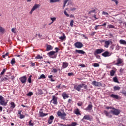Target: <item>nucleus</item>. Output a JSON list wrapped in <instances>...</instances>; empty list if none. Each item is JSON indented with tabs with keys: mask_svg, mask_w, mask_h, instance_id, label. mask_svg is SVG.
<instances>
[{
	"mask_svg": "<svg viewBox=\"0 0 126 126\" xmlns=\"http://www.w3.org/2000/svg\"><path fill=\"white\" fill-rule=\"evenodd\" d=\"M57 116H58L59 118L62 119V120H65L66 117V113L64 112L63 109L60 111H58L57 113Z\"/></svg>",
	"mask_w": 126,
	"mask_h": 126,
	"instance_id": "1",
	"label": "nucleus"
},
{
	"mask_svg": "<svg viewBox=\"0 0 126 126\" xmlns=\"http://www.w3.org/2000/svg\"><path fill=\"white\" fill-rule=\"evenodd\" d=\"M110 113H111L112 115H114L115 116H118V115H120V113H121V111L118 109L115 108L114 107V108H113V110H110Z\"/></svg>",
	"mask_w": 126,
	"mask_h": 126,
	"instance_id": "2",
	"label": "nucleus"
},
{
	"mask_svg": "<svg viewBox=\"0 0 126 126\" xmlns=\"http://www.w3.org/2000/svg\"><path fill=\"white\" fill-rule=\"evenodd\" d=\"M55 52L54 51H50L47 53L48 56L49 58L51 59H56L57 58V55H55Z\"/></svg>",
	"mask_w": 126,
	"mask_h": 126,
	"instance_id": "3",
	"label": "nucleus"
},
{
	"mask_svg": "<svg viewBox=\"0 0 126 126\" xmlns=\"http://www.w3.org/2000/svg\"><path fill=\"white\" fill-rule=\"evenodd\" d=\"M74 46L77 49H81L83 47V44L80 42H75L74 43Z\"/></svg>",
	"mask_w": 126,
	"mask_h": 126,
	"instance_id": "4",
	"label": "nucleus"
},
{
	"mask_svg": "<svg viewBox=\"0 0 126 126\" xmlns=\"http://www.w3.org/2000/svg\"><path fill=\"white\" fill-rule=\"evenodd\" d=\"M103 52H105V50L103 49H98L95 50L94 52V55L95 56H97V55H99V54H101Z\"/></svg>",
	"mask_w": 126,
	"mask_h": 126,
	"instance_id": "5",
	"label": "nucleus"
},
{
	"mask_svg": "<svg viewBox=\"0 0 126 126\" xmlns=\"http://www.w3.org/2000/svg\"><path fill=\"white\" fill-rule=\"evenodd\" d=\"M92 85H93L94 86H102L103 84H102V83L101 82H98L96 81H93L92 83Z\"/></svg>",
	"mask_w": 126,
	"mask_h": 126,
	"instance_id": "6",
	"label": "nucleus"
},
{
	"mask_svg": "<svg viewBox=\"0 0 126 126\" xmlns=\"http://www.w3.org/2000/svg\"><path fill=\"white\" fill-rule=\"evenodd\" d=\"M74 89H76L77 91H80L81 88H83V85H81V84L79 85H75L74 86Z\"/></svg>",
	"mask_w": 126,
	"mask_h": 126,
	"instance_id": "7",
	"label": "nucleus"
},
{
	"mask_svg": "<svg viewBox=\"0 0 126 126\" xmlns=\"http://www.w3.org/2000/svg\"><path fill=\"white\" fill-rule=\"evenodd\" d=\"M103 113L105 115V116H106V117H107V118H112L113 117V115L112 114H112V112H111V111L109 112L106 110H104Z\"/></svg>",
	"mask_w": 126,
	"mask_h": 126,
	"instance_id": "8",
	"label": "nucleus"
},
{
	"mask_svg": "<svg viewBox=\"0 0 126 126\" xmlns=\"http://www.w3.org/2000/svg\"><path fill=\"white\" fill-rule=\"evenodd\" d=\"M84 120H87L88 121H91L92 118L90 115H85L83 118L81 119L82 122H84Z\"/></svg>",
	"mask_w": 126,
	"mask_h": 126,
	"instance_id": "9",
	"label": "nucleus"
},
{
	"mask_svg": "<svg viewBox=\"0 0 126 126\" xmlns=\"http://www.w3.org/2000/svg\"><path fill=\"white\" fill-rule=\"evenodd\" d=\"M51 102H53L54 105H58V99L55 95L52 96V99L51 100Z\"/></svg>",
	"mask_w": 126,
	"mask_h": 126,
	"instance_id": "10",
	"label": "nucleus"
},
{
	"mask_svg": "<svg viewBox=\"0 0 126 126\" xmlns=\"http://www.w3.org/2000/svg\"><path fill=\"white\" fill-rule=\"evenodd\" d=\"M43 109H41L40 110V111L39 112V117H41V118H43V117H45V116H48V113H44L43 112Z\"/></svg>",
	"mask_w": 126,
	"mask_h": 126,
	"instance_id": "11",
	"label": "nucleus"
},
{
	"mask_svg": "<svg viewBox=\"0 0 126 126\" xmlns=\"http://www.w3.org/2000/svg\"><path fill=\"white\" fill-rule=\"evenodd\" d=\"M62 66L61 68L62 69H64L65 68H66L68 66V63L65 62H63L62 63Z\"/></svg>",
	"mask_w": 126,
	"mask_h": 126,
	"instance_id": "12",
	"label": "nucleus"
},
{
	"mask_svg": "<svg viewBox=\"0 0 126 126\" xmlns=\"http://www.w3.org/2000/svg\"><path fill=\"white\" fill-rule=\"evenodd\" d=\"M19 79L21 82L23 84L26 83V81L27 80V78L26 77V76H24L20 78Z\"/></svg>",
	"mask_w": 126,
	"mask_h": 126,
	"instance_id": "13",
	"label": "nucleus"
},
{
	"mask_svg": "<svg viewBox=\"0 0 126 126\" xmlns=\"http://www.w3.org/2000/svg\"><path fill=\"white\" fill-rule=\"evenodd\" d=\"M110 97H111V98H113V99H116V100H120V99H121L120 96L114 94H112Z\"/></svg>",
	"mask_w": 126,
	"mask_h": 126,
	"instance_id": "14",
	"label": "nucleus"
},
{
	"mask_svg": "<svg viewBox=\"0 0 126 126\" xmlns=\"http://www.w3.org/2000/svg\"><path fill=\"white\" fill-rule=\"evenodd\" d=\"M55 118L54 117V116L51 115L49 117V118L48 119V123L49 124V125H51L53 123V121H54V119Z\"/></svg>",
	"mask_w": 126,
	"mask_h": 126,
	"instance_id": "15",
	"label": "nucleus"
},
{
	"mask_svg": "<svg viewBox=\"0 0 126 126\" xmlns=\"http://www.w3.org/2000/svg\"><path fill=\"white\" fill-rule=\"evenodd\" d=\"M102 42H104L105 43L104 47L105 48H109V46L110 45V43H111L112 41L110 40H107V41L103 40Z\"/></svg>",
	"mask_w": 126,
	"mask_h": 126,
	"instance_id": "16",
	"label": "nucleus"
},
{
	"mask_svg": "<svg viewBox=\"0 0 126 126\" xmlns=\"http://www.w3.org/2000/svg\"><path fill=\"white\" fill-rule=\"evenodd\" d=\"M111 55H112V54L111 53H110V52H109L108 51H105L102 54V56H103V57H105V58H106L107 57H110V56H111Z\"/></svg>",
	"mask_w": 126,
	"mask_h": 126,
	"instance_id": "17",
	"label": "nucleus"
},
{
	"mask_svg": "<svg viewBox=\"0 0 126 126\" xmlns=\"http://www.w3.org/2000/svg\"><path fill=\"white\" fill-rule=\"evenodd\" d=\"M93 106L92 104H90L88 105V106L84 109L85 111H91L92 110Z\"/></svg>",
	"mask_w": 126,
	"mask_h": 126,
	"instance_id": "18",
	"label": "nucleus"
},
{
	"mask_svg": "<svg viewBox=\"0 0 126 126\" xmlns=\"http://www.w3.org/2000/svg\"><path fill=\"white\" fill-rule=\"evenodd\" d=\"M62 97L63 98V99H67V98H69V96L68 94H66V93H63L62 94Z\"/></svg>",
	"mask_w": 126,
	"mask_h": 126,
	"instance_id": "19",
	"label": "nucleus"
},
{
	"mask_svg": "<svg viewBox=\"0 0 126 126\" xmlns=\"http://www.w3.org/2000/svg\"><path fill=\"white\" fill-rule=\"evenodd\" d=\"M75 52L77 54H81L82 55H84V54H85V52L81 50H76Z\"/></svg>",
	"mask_w": 126,
	"mask_h": 126,
	"instance_id": "20",
	"label": "nucleus"
},
{
	"mask_svg": "<svg viewBox=\"0 0 126 126\" xmlns=\"http://www.w3.org/2000/svg\"><path fill=\"white\" fill-rule=\"evenodd\" d=\"M122 63H123V60L122 59L118 58L117 59V62L116 63V65H119V64H121Z\"/></svg>",
	"mask_w": 126,
	"mask_h": 126,
	"instance_id": "21",
	"label": "nucleus"
},
{
	"mask_svg": "<svg viewBox=\"0 0 126 126\" xmlns=\"http://www.w3.org/2000/svg\"><path fill=\"white\" fill-rule=\"evenodd\" d=\"M0 105H1V106H6V105H7V102H5V100H1V101H0Z\"/></svg>",
	"mask_w": 126,
	"mask_h": 126,
	"instance_id": "22",
	"label": "nucleus"
},
{
	"mask_svg": "<svg viewBox=\"0 0 126 126\" xmlns=\"http://www.w3.org/2000/svg\"><path fill=\"white\" fill-rule=\"evenodd\" d=\"M59 39L61 41H64L65 39H66V37L65 36V34H63V36L59 37Z\"/></svg>",
	"mask_w": 126,
	"mask_h": 126,
	"instance_id": "23",
	"label": "nucleus"
},
{
	"mask_svg": "<svg viewBox=\"0 0 126 126\" xmlns=\"http://www.w3.org/2000/svg\"><path fill=\"white\" fill-rule=\"evenodd\" d=\"M119 43L121 44L122 45H124L125 46H126V40H124L123 39H121L119 41Z\"/></svg>",
	"mask_w": 126,
	"mask_h": 126,
	"instance_id": "24",
	"label": "nucleus"
},
{
	"mask_svg": "<svg viewBox=\"0 0 126 126\" xmlns=\"http://www.w3.org/2000/svg\"><path fill=\"white\" fill-rule=\"evenodd\" d=\"M76 125H77V123H76V122H72L71 124H67L65 126H76Z\"/></svg>",
	"mask_w": 126,
	"mask_h": 126,
	"instance_id": "25",
	"label": "nucleus"
},
{
	"mask_svg": "<svg viewBox=\"0 0 126 126\" xmlns=\"http://www.w3.org/2000/svg\"><path fill=\"white\" fill-rule=\"evenodd\" d=\"M38 7H39V6L38 4H35L34 6L32 7V10H33V11H34V10H36V9H37V8H38Z\"/></svg>",
	"mask_w": 126,
	"mask_h": 126,
	"instance_id": "26",
	"label": "nucleus"
},
{
	"mask_svg": "<svg viewBox=\"0 0 126 126\" xmlns=\"http://www.w3.org/2000/svg\"><path fill=\"white\" fill-rule=\"evenodd\" d=\"M51 50H53V47L50 45H47L46 47V51H51Z\"/></svg>",
	"mask_w": 126,
	"mask_h": 126,
	"instance_id": "27",
	"label": "nucleus"
},
{
	"mask_svg": "<svg viewBox=\"0 0 126 126\" xmlns=\"http://www.w3.org/2000/svg\"><path fill=\"white\" fill-rule=\"evenodd\" d=\"M32 75H30L28 79V82L29 83H32Z\"/></svg>",
	"mask_w": 126,
	"mask_h": 126,
	"instance_id": "28",
	"label": "nucleus"
},
{
	"mask_svg": "<svg viewBox=\"0 0 126 126\" xmlns=\"http://www.w3.org/2000/svg\"><path fill=\"white\" fill-rule=\"evenodd\" d=\"M35 59L37 60H42V59H43V56H41V55L38 54L35 57Z\"/></svg>",
	"mask_w": 126,
	"mask_h": 126,
	"instance_id": "29",
	"label": "nucleus"
},
{
	"mask_svg": "<svg viewBox=\"0 0 126 126\" xmlns=\"http://www.w3.org/2000/svg\"><path fill=\"white\" fill-rule=\"evenodd\" d=\"M5 71H6V69H3L2 71L0 74V78H1V76L4 74V73H5Z\"/></svg>",
	"mask_w": 126,
	"mask_h": 126,
	"instance_id": "30",
	"label": "nucleus"
},
{
	"mask_svg": "<svg viewBox=\"0 0 126 126\" xmlns=\"http://www.w3.org/2000/svg\"><path fill=\"white\" fill-rule=\"evenodd\" d=\"M42 94H43V91L41 89H39L38 90V95H42Z\"/></svg>",
	"mask_w": 126,
	"mask_h": 126,
	"instance_id": "31",
	"label": "nucleus"
},
{
	"mask_svg": "<svg viewBox=\"0 0 126 126\" xmlns=\"http://www.w3.org/2000/svg\"><path fill=\"white\" fill-rule=\"evenodd\" d=\"M116 73V71L114 70H112L110 71V76H114L115 75V73Z\"/></svg>",
	"mask_w": 126,
	"mask_h": 126,
	"instance_id": "32",
	"label": "nucleus"
},
{
	"mask_svg": "<svg viewBox=\"0 0 126 126\" xmlns=\"http://www.w3.org/2000/svg\"><path fill=\"white\" fill-rule=\"evenodd\" d=\"M113 80L114 82H116L117 83H119V80H118V78H117V77H113Z\"/></svg>",
	"mask_w": 126,
	"mask_h": 126,
	"instance_id": "33",
	"label": "nucleus"
},
{
	"mask_svg": "<svg viewBox=\"0 0 126 126\" xmlns=\"http://www.w3.org/2000/svg\"><path fill=\"white\" fill-rule=\"evenodd\" d=\"M1 81H7V80H8V79H9V78H6V77H2V78H1Z\"/></svg>",
	"mask_w": 126,
	"mask_h": 126,
	"instance_id": "34",
	"label": "nucleus"
},
{
	"mask_svg": "<svg viewBox=\"0 0 126 126\" xmlns=\"http://www.w3.org/2000/svg\"><path fill=\"white\" fill-rule=\"evenodd\" d=\"M60 0H50V3H54L55 2H59Z\"/></svg>",
	"mask_w": 126,
	"mask_h": 126,
	"instance_id": "35",
	"label": "nucleus"
},
{
	"mask_svg": "<svg viewBox=\"0 0 126 126\" xmlns=\"http://www.w3.org/2000/svg\"><path fill=\"white\" fill-rule=\"evenodd\" d=\"M32 95H33V92H29L27 94V96H28V97H31V96H32Z\"/></svg>",
	"mask_w": 126,
	"mask_h": 126,
	"instance_id": "36",
	"label": "nucleus"
},
{
	"mask_svg": "<svg viewBox=\"0 0 126 126\" xmlns=\"http://www.w3.org/2000/svg\"><path fill=\"white\" fill-rule=\"evenodd\" d=\"M10 105V108H12V109H14L15 108V104L14 102H11Z\"/></svg>",
	"mask_w": 126,
	"mask_h": 126,
	"instance_id": "37",
	"label": "nucleus"
},
{
	"mask_svg": "<svg viewBox=\"0 0 126 126\" xmlns=\"http://www.w3.org/2000/svg\"><path fill=\"white\" fill-rule=\"evenodd\" d=\"M113 89L115 91H116V90H120V89H121V87H120L119 86H114L113 87Z\"/></svg>",
	"mask_w": 126,
	"mask_h": 126,
	"instance_id": "38",
	"label": "nucleus"
},
{
	"mask_svg": "<svg viewBox=\"0 0 126 126\" xmlns=\"http://www.w3.org/2000/svg\"><path fill=\"white\" fill-rule=\"evenodd\" d=\"M45 78H46V76L44 74H42L40 77L38 78V79H45Z\"/></svg>",
	"mask_w": 126,
	"mask_h": 126,
	"instance_id": "39",
	"label": "nucleus"
},
{
	"mask_svg": "<svg viewBox=\"0 0 126 126\" xmlns=\"http://www.w3.org/2000/svg\"><path fill=\"white\" fill-rule=\"evenodd\" d=\"M32 119H31L30 120V121L29 122V126H34V123H32Z\"/></svg>",
	"mask_w": 126,
	"mask_h": 126,
	"instance_id": "40",
	"label": "nucleus"
},
{
	"mask_svg": "<svg viewBox=\"0 0 126 126\" xmlns=\"http://www.w3.org/2000/svg\"><path fill=\"white\" fill-rule=\"evenodd\" d=\"M4 28H2V27H0V32L1 33H4Z\"/></svg>",
	"mask_w": 126,
	"mask_h": 126,
	"instance_id": "41",
	"label": "nucleus"
},
{
	"mask_svg": "<svg viewBox=\"0 0 126 126\" xmlns=\"http://www.w3.org/2000/svg\"><path fill=\"white\" fill-rule=\"evenodd\" d=\"M15 63V58L12 59L11 61V64H12V65H13V64H14Z\"/></svg>",
	"mask_w": 126,
	"mask_h": 126,
	"instance_id": "42",
	"label": "nucleus"
},
{
	"mask_svg": "<svg viewBox=\"0 0 126 126\" xmlns=\"http://www.w3.org/2000/svg\"><path fill=\"white\" fill-rule=\"evenodd\" d=\"M75 114H76V115H81L80 112H79V109H76L75 111Z\"/></svg>",
	"mask_w": 126,
	"mask_h": 126,
	"instance_id": "43",
	"label": "nucleus"
},
{
	"mask_svg": "<svg viewBox=\"0 0 126 126\" xmlns=\"http://www.w3.org/2000/svg\"><path fill=\"white\" fill-rule=\"evenodd\" d=\"M95 12H96V10L94 9L93 10H91V11H89V14H91V13H95Z\"/></svg>",
	"mask_w": 126,
	"mask_h": 126,
	"instance_id": "44",
	"label": "nucleus"
},
{
	"mask_svg": "<svg viewBox=\"0 0 126 126\" xmlns=\"http://www.w3.org/2000/svg\"><path fill=\"white\" fill-rule=\"evenodd\" d=\"M74 22V21L73 20H71V22L70 23V25L71 27H73V23Z\"/></svg>",
	"mask_w": 126,
	"mask_h": 126,
	"instance_id": "45",
	"label": "nucleus"
},
{
	"mask_svg": "<svg viewBox=\"0 0 126 126\" xmlns=\"http://www.w3.org/2000/svg\"><path fill=\"white\" fill-rule=\"evenodd\" d=\"M81 85H83V87H84V89L87 90V85H85V84H81Z\"/></svg>",
	"mask_w": 126,
	"mask_h": 126,
	"instance_id": "46",
	"label": "nucleus"
},
{
	"mask_svg": "<svg viewBox=\"0 0 126 126\" xmlns=\"http://www.w3.org/2000/svg\"><path fill=\"white\" fill-rule=\"evenodd\" d=\"M93 66L94 67H98V66H99V63H95L94 64Z\"/></svg>",
	"mask_w": 126,
	"mask_h": 126,
	"instance_id": "47",
	"label": "nucleus"
},
{
	"mask_svg": "<svg viewBox=\"0 0 126 126\" xmlns=\"http://www.w3.org/2000/svg\"><path fill=\"white\" fill-rule=\"evenodd\" d=\"M64 14H65V15H66L67 17H69V14L67 13V12H66V11H64Z\"/></svg>",
	"mask_w": 126,
	"mask_h": 126,
	"instance_id": "48",
	"label": "nucleus"
},
{
	"mask_svg": "<svg viewBox=\"0 0 126 126\" xmlns=\"http://www.w3.org/2000/svg\"><path fill=\"white\" fill-rule=\"evenodd\" d=\"M51 20H52V22L51 23H54V21H55L56 20V17H53V18H50Z\"/></svg>",
	"mask_w": 126,
	"mask_h": 126,
	"instance_id": "49",
	"label": "nucleus"
},
{
	"mask_svg": "<svg viewBox=\"0 0 126 126\" xmlns=\"http://www.w3.org/2000/svg\"><path fill=\"white\" fill-rule=\"evenodd\" d=\"M30 63L32 66H35V65H36V63H33V62H31Z\"/></svg>",
	"mask_w": 126,
	"mask_h": 126,
	"instance_id": "50",
	"label": "nucleus"
},
{
	"mask_svg": "<svg viewBox=\"0 0 126 126\" xmlns=\"http://www.w3.org/2000/svg\"><path fill=\"white\" fill-rule=\"evenodd\" d=\"M114 108V107L107 106L106 107V109H107V110H110V109L113 110V108Z\"/></svg>",
	"mask_w": 126,
	"mask_h": 126,
	"instance_id": "51",
	"label": "nucleus"
},
{
	"mask_svg": "<svg viewBox=\"0 0 126 126\" xmlns=\"http://www.w3.org/2000/svg\"><path fill=\"white\" fill-rule=\"evenodd\" d=\"M11 31L13 33H14L15 34V33H16V31H15V28H12Z\"/></svg>",
	"mask_w": 126,
	"mask_h": 126,
	"instance_id": "52",
	"label": "nucleus"
},
{
	"mask_svg": "<svg viewBox=\"0 0 126 126\" xmlns=\"http://www.w3.org/2000/svg\"><path fill=\"white\" fill-rule=\"evenodd\" d=\"M55 50H56L55 51H54L56 53H58L59 52V51L60 50V49H59V48L56 47L55 48Z\"/></svg>",
	"mask_w": 126,
	"mask_h": 126,
	"instance_id": "53",
	"label": "nucleus"
},
{
	"mask_svg": "<svg viewBox=\"0 0 126 126\" xmlns=\"http://www.w3.org/2000/svg\"><path fill=\"white\" fill-rule=\"evenodd\" d=\"M121 93H122V94H124V96H126V91H125V90L122 91L121 92Z\"/></svg>",
	"mask_w": 126,
	"mask_h": 126,
	"instance_id": "54",
	"label": "nucleus"
},
{
	"mask_svg": "<svg viewBox=\"0 0 126 126\" xmlns=\"http://www.w3.org/2000/svg\"><path fill=\"white\" fill-rule=\"evenodd\" d=\"M108 27L109 28H115V26L113 25H109Z\"/></svg>",
	"mask_w": 126,
	"mask_h": 126,
	"instance_id": "55",
	"label": "nucleus"
},
{
	"mask_svg": "<svg viewBox=\"0 0 126 126\" xmlns=\"http://www.w3.org/2000/svg\"><path fill=\"white\" fill-rule=\"evenodd\" d=\"M52 72L56 73L58 72V70H57V69H56V68H54V69H53Z\"/></svg>",
	"mask_w": 126,
	"mask_h": 126,
	"instance_id": "56",
	"label": "nucleus"
},
{
	"mask_svg": "<svg viewBox=\"0 0 126 126\" xmlns=\"http://www.w3.org/2000/svg\"><path fill=\"white\" fill-rule=\"evenodd\" d=\"M112 1L115 2L116 4V5H118V3H119V2H118V0H111Z\"/></svg>",
	"mask_w": 126,
	"mask_h": 126,
	"instance_id": "57",
	"label": "nucleus"
},
{
	"mask_svg": "<svg viewBox=\"0 0 126 126\" xmlns=\"http://www.w3.org/2000/svg\"><path fill=\"white\" fill-rule=\"evenodd\" d=\"M78 106H79V107H80L81 106H82L83 105V103L82 102H79L77 103Z\"/></svg>",
	"mask_w": 126,
	"mask_h": 126,
	"instance_id": "58",
	"label": "nucleus"
},
{
	"mask_svg": "<svg viewBox=\"0 0 126 126\" xmlns=\"http://www.w3.org/2000/svg\"><path fill=\"white\" fill-rule=\"evenodd\" d=\"M102 14H103V15H109V13L105 11L102 12Z\"/></svg>",
	"mask_w": 126,
	"mask_h": 126,
	"instance_id": "59",
	"label": "nucleus"
},
{
	"mask_svg": "<svg viewBox=\"0 0 126 126\" xmlns=\"http://www.w3.org/2000/svg\"><path fill=\"white\" fill-rule=\"evenodd\" d=\"M24 118H25V115H23L22 114H20V119H23Z\"/></svg>",
	"mask_w": 126,
	"mask_h": 126,
	"instance_id": "60",
	"label": "nucleus"
},
{
	"mask_svg": "<svg viewBox=\"0 0 126 126\" xmlns=\"http://www.w3.org/2000/svg\"><path fill=\"white\" fill-rule=\"evenodd\" d=\"M4 99V97H3L2 96L0 95V102L2 101Z\"/></svg>",
	"mask_w": 126,
	"mask_h": 126,
	"instance_id": "61",
	"label": "nucleus"
},
{
	"mask_svg": "<svg viewBox=\"0 0 126 126\" xmlns=\"http://www.w3.org/2000/svg\"><path fill=\"white\" fill-rule=\"evenodd\" d=\"M95 34H96V32H94L91 33V36H94L95 35Z\"/></svg>",
	"mask_w": 126,
	"mask_h": 126,
	"instance_id": "62",
	"label": "nucleus"
},
{
	"mask_svg": "<svg viewBox=\"0 0 126 126\" xmlns=\"http://www.w3.org/2000/svg\"><path fill=\"white\" fill-rule=\"evenodd\" d=\"M69 0H64V4H66V3H67V2H68Z\"/></svg>",
	"mask_w": 126,
	"mask_h": 126,
	"instance_id": "63",
	"label": "nucleus"
},
{
	"mask_svg": "<svg viewBox=\"0 0 126 126\" xmlns=\"http://www.w3.org/2000/svg\"><path fill=\"white\" fill-rule=\"evenodd\" d=\"M68 76H71L73 75V73H68Z\"/></svg>",
	"mask_w": 126,
	"mask_h": 126,
	"instance_id": "64",
	"label": "nucleus"
}]
</instances>
